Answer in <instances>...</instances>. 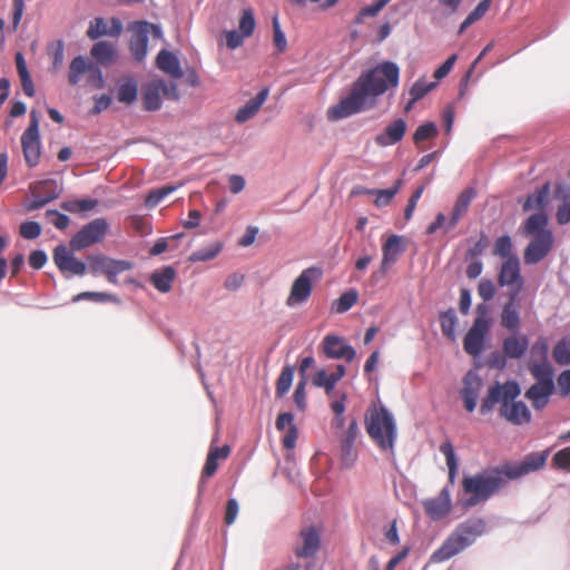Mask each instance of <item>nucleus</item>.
I'll return each mask as SVG.
<instances>
[{"mask_svg": "<svg viewBox=\"0 0 570 570\" xmlns=\"http://www.w3.org/2000/svg\"><path fill=\"white\" fill-rule=\"evenodd\" d=\"M400 82V68L393 61H383L375 67L363 71L354 81L350 95L337 105L331 107L327 117L340 120L373 108L376 98L390 89L397 88Z\"/></svg>", "mask_w": 570, "mask_h": 570, "instance_id": "nucleus-1", "label": "nucleus"}, {"mask_svg": "<svg viewBox=\"0 0 570 570\" xmlns=\"http://www.w3.org/2000/svg\"><path fill=\"white\" fill-rule=\"evenodd\" d=\"M521 394L515 381L504 383L495 382L489 387L487 396L482 400L480 412L485 415L491 412L497 403H500V416L513 425L528 424L531 421V412L522 401H515Z\"/></svg>", "mask_w": 570, "mask_h": 570, "instance_id": "nucleus-2", "label": "nucleus"}, {"mask_svg": "<svg viewBox=\"0 0 570 570\" xmlns=\"http://www.w3.org/2000/svg\"><path fill=\"white\" fill-rule=\"evenodd\" d=\"M508 483V478L501 464L466 475L462 479V492L466 497L460 501V505L468 510L484 503L498 494Z\"/></svg>", "mask_w": 570, "mask_h": 570, "instance_id": "nucleus-3", "label": "nucleus"}, {"mask_svg": "<svg viewBox=\"0 0 570 570\" xmlns=\"http://www.w3.org/2000/svg\"><path fill=\"white\" fill-rule=\"evenodd\" d=\"M522 234L532 237L523 253L525 264H537L551 252L554 237L548 228V216L544 212L530 215L522 225Z\"/></svg>", "mask_w": 570, "mask_h": 570, "instance_id": "nucleus-4", "label": "nucleus"}, {"mask_svg": "<svg viewBox=\"0 0 570 570\" xmlns=\"http://www.w3.org/2000/svg\"><path fill=\"white\" fill-rule=\"evenodd\" d=\"M485 529L481 518H472L460 523L430 557L431 563L444 562L471 546Z\"/></svg>", "mask_w": 570, "mask_h": 570, "instance_id": "nucleus-5", "label": "nucleus"}, {"mask_svg": "<svg viewBox=\"0 0 570 570\" xmlns=\"http://www.w3.org/2000/svg\"><path fill=\"white\" fill-rule=\"evenodd\" d=\"M485 529L481 518H472L460 523L430 557L431 563L444 562L471 546Z\"/></svg>", "mask_w": 570, "mask_h": 570, "instance_id": "nucleus-6", "label": "nucleus"}, {"mask_svg": "<svg viewBox=\"0 0 570 570\" xmlns=\"http://www.w3.org/2000/svg\"><path fill=\"white\" fill-rule=\"evenodd\" d=\"M485 529L481 518H472L460 523L430 557L431 563L444 562L471 546Z\"/></svg>", "mask_w": 570, "mask_h": 570, "instance_id": "nucleus-7", "label": "nucleus"}, {"mask_svg": "<svg viewBox=\"0 0 570 570\" xmlns=\"http://www.w3.org/2000/svg\"><path fill=\"white\" fill-rule=\"evenodd\" d=\"M365 424L368 435L380 449H393L395 440V424L392 415L384 406L368 411Z\"/></svg>", "mask_w": 570, "mask_h": 570, "instance_id": "nucleus-8", "label": "nucleus"}, {"mask_svg": "<svg viewBox=\"0 0 570 570\" xmlns=\"http://www.w3.org/2000/svg\"><path fill=\"white\" fill-rule=\"evenodd\" d=\"M475 314L473 324L463 340V348L471 356H479L484 350V342L490 331V306L484 303L478 304Z\"/></svg>", "mask_w": 570, "mask_h": 570, "instance_id": "nucleus-9", "label": "nucleus"}, {"mask_svg": "<svg viewBox=\"0 0 570 570\" xmlns=\"http://www.w3.org/2000/svg\"><path fill=\"white\" fill-rule=\"evenodd\" d=\"M130 30L132 31L129 43L130 52L134 59L140 62L147 55L148 35L151 32L154 38H160L161 29L157 24L147 21H138L130 27Z\"/></svg>", "mask_w": 570, "mask_h": 570, "instance_id": "nucleus-10", "label": "nucleus"}, {"mask_svg": "<svg viewBox=\"0 0 570 570\" xmlns=\"http://www.w3.org/2000/svg\"><path fill=\"white\" fill-rule=\"evenodd\" d=\"M109 225L105 218H96L85 225L70 240L73 250H80L100 243L107 235Z\"/></svg>", "mask_w": 570, "mask_h": 570, "instance_id": "nucleus-11", "label": "nucleus"}, {"mask_svg": "<svg viewBox=\"0 0 570 570\" xmlns=\"http://www.w3.org/2000/svg\"><path fill=\"white\" fill-rule=\"evenodd\" d=\"M21 145L28 166L35 167L38 165L41 155V144L39 137V117L35 110L30 112V124L21 136Z\"/></svg>", "mask_w": 570, "mask_h": 570, "instance_id": "nucleus-12", "label": "nucleus"}, {"mask_svg": "<svg viewBox=\"0 0 570 570\" xmlns=\"http://www.w3.org/2000/svg\"><path fill=\"white\" fill-rule=\"evenodd\" d=\"M549 451L530 453L520 463H501L508 481L520 479L529 473L541 470L547 462Z\"/></svg>", "mask_w": 570, "mask_h": 570, "instance_id": "nucleus-13", "label": "nucleus"}, {"mask_svg": "<svg viewBox=\"0 0 570 570\" xmlns=\"http://www.w3.org/2000/svg\"><path fill=\"white\" fill-rule=\"evenodd\" d=\"M321 530L315 525H307L301 529L293 552L297 558H313L321 549Z\"/></svg>", "mask_w": 570, "mask_h": 570, "instance_id": "nucleus-14", "label": "nucleus"}, {"mask_svg": "<svg viewBox=\"0 0 570 570\" xmlns=\"http://www.w3.org/2000/svg\"><path fill=\"white\" fill-rule=\"evenodd\" d=\"M87 261L91 274L104 273L112 284L117 283V276L120 273L131 268V264L126 261L112 259L104 255H90Z\"/></svg>", "mask_w": 570, "mask_h": 570, "instance_id": "nucleus-15", "label": "nucleus"}, {"mask_svg": "<svg viewBox=\"0 0 570 570\" xmlns=\"http://www.w3.org/2000/svg\"><path fill=\"white\" fill-rule=\"evenodd\" d=\"M315 269H304L299 276L294 281L289 295L286 299L288 307H295L305 303L312 294V278Z\"/></svg>", "mask_w": 570, "mask_h": 570, "instance_id": "nucleus-16", "label": "nucleus"}, {"mask_svg": "<svg viewBox=\"0 0 570 570\" xmlns=\"http://www.w3.org/2000/svg\"><path fill=\"white\" fill-rule=\"evenodd\" d=\"M53 262L62 274L81 276L87 271L86 264L76 258L72 252L65 245H59L55 248Z\"/></svg>", "mask_w": 570, "mask_h": 570, "instance_id": "nucleus-17", "label": "nucleus"}, {"mask_svg": "<svg viewBox=\"0 0 570 570\" xmlns=\"http://www.w3.org/2000/svg\"><path fill=\"white\" fill-rule=\"evenodd\" d=\"M322 351L324 355L331 360L352 362L356 356L355 348L346 344L343 337L336 335H326L323 338Z\"/></svg>", "mask_w": 570, "mask_h": 570, "instance_id": "nucleus-18", "label": "nucleus"}, {"mask_svg": "<svg viewBox=\"0 0 570 570\" xmlns=\"http://www.w3.org/2000/svg\"><path fill=\"white\" fill-rule=\"evenodd\" d=\"M462 383L461 397L464 409L469 413H472L476 407V402L483 387V381L476 372L469 371L464 375Z\"/></svg>", "mask_w": 570, "mask_h": 570, "instance_id": "nucleus-19", "label": "nucleus"}, {"mask_svg": "<svg viewBox=\"0 0 570 570\" xmlns=\"http://www.w3.org/2000/svg\"><path fill=\"white\" fill-rule=\"evenodd\" d=\"M498 282L500 286H512L511 291H518V294L522 289L523 281L520 269L519 257H508L502 263Z\"/></svg>", "mask_w": 570, "mask_h": 570, "instance_id": "nucleus-20", "label": "nucleus"}, {"mask_svg": "<svg viewBox=\"0 0 570 570\" xmlns=\"http://www.w3.org/2000/svg\"><path fill=\"white\" fill-rule=\"evenodd\" d=\"M425 513L433 520H441L451 511V495L449 488H443L436 498L423 502Z\"/></svg>", "mask_w": 570, "mask_h": 570, "instance_id": "nucleus-21", "label": "nucleus"}, {"mask_svg": "<svg viewBox=\"0 0 570 570\" xmlns=\"http://www.w3.org/2000/svg\"><path fill=\"white\" fill-rule=\"evenodd\" d=\"M407 129L406 121L402 118L391 121L382 132L377 134L374 138L379 147H387L400 142Z\"/></svg>", "mask_w": 570, "mask_h": 570, "instance_id": "nucleus-22", "label": "nucleus"}, {"mask_svg": "<svg viewBox=\"0 0 570 570\" xmlns=\"http://www.w3.org/2000/svg\"><path fill=\"white\" fill-rule=\"evenodd\" d=\"M518 291H511L509 301L503 305L501 313V325L509 331H518L521 324L520 314L518 309Z\"/></svg>", "mask_w": 570, "mask_h": 570, "instance_id": "nucleus-23", "label": "nucleus"}, {"mask_svg": "<svg viewBox=\"0 0 570 570\" xmlns=\"http://www.w3.org/2000/svg\"><path fill=\"white\" fill-rule=\"evenodd\" d=\"M111 28H108L107 22L102 18H95L90 21L87 30V37L96 40L104 36L118 37L122 31V24L119 19H111Z\"/></svg>", "mask_w": 570, "mask_h": 570, "instance_id": "nucleus-24", "label": "nucleus"}, {"mask_svg": "<svg viewBox=\"0 0 570 570\" xmlns=\"http://www.w3.org/2000/svg\"><path fill=\"white\" fill-rule=\"evenodd\" d=\"M529 348V338L525 334H513L502 343L503 354L512 360L521 358Z\"/></svg>", "mask_w": 570, "mask_h": 570, "instance_id": "nucleus-25", "label": "nucleus"}, {"mask_svg": "<svg viewBox=\"0 0 570 570\" xmlns=\"http://www.w3.org/2000/svg\"><path fill=\"white\" fill-rule=\"evenodd\" d=\"M474 196L475 190L473 188H465L460 193L453 206L452 214L446 226L448 229L454 228L459 224L462 216L468 212Z\"/></svg>", "mask_w": 570, "mask_h": 570, "instance_id": "nucleus-26", "label": "nucleus"}, {"mask_svg": "<svg viewBox=\"0 0 570 570\" xmlns=\"http://www.w3.org/2000/svg\"><path fill=\"white\" fill-rule=\"evenodd\" d=\"M268 89H262L254 98L249 99L242 108L238 109L235 116V121L244 124L252 119L261 109L263 104L268 97Z\"/></svg>", "mask_w": 570, "mask_h": 570, "instance_id": "nucleus-27", "label": "nucleus"}, {"mask_svg": "<svg viewBox=\"0 0 570 570\" xmlns=\"http://www.w3.org/2000/svg\"><path fill=\"white\" fill-rule=\"evenodd\" d=\"M553 383H535L525 392V397L532 402L535 410L543 409L548 402L550 395L553 393Z\"/></svg>", "mask_w": 570, "mask_h": 570, "instance_id": "nucleus-28", "label": "nucleus"}, {"mask_svg": "<svg viewBox=\"0 0 570 570\" xmlns=\"http://www.w3.org/2000/svg\"><path fill=\"white\" fill-rule=\"evenodd\" d=\"M402 237L397 235H392L387 238V240L382 246V264L381 267L383 271H386L390 265L394 264L397 261V257L401 253H403L404 247L401 244Z\"/></svg>", "mask_w": 570, "mask_h": 570, "instance_id": "nucleus-29", "label": "nucleus"}, {"mask_svg": "<svg viewBox=\"0 0 570 570\" xmlns=\"http://www.w3.org/2000/svg\"><path fill=\"white\" fill-rule=\"evenodd\" d=\"M157 67L175 79L183 77V70L180 68L179 60L170 51L163 49L156 59Z\"/></svg>", "mask_w": 570, "mask_h": 570, "instance_id": "nucleus-30", "label": "nucleus"}, {"mask_svg": "<svg viewBox=\"0 0 570 570\" xmlns=\"http://www.w3.org/2000/svg\"><path fill=\"white\" fill-rule=\"evenodd\" d=\"M138 97V83L132 77H126L117 82V100L127 106L132 105Z\"/></svg>", "mask_w": 570, "mask_h": 570, "instance_id": "nucleus-31", "label": "nucleus"}, {"mask_svg": "<svg viewBox=\"0 0 570 570\" xmlns=\"http://www.w3.org/2000/svg\"><path fill=\"white\" fill-rule=\"evenodd\" d=\"M176 272L171 266H166L161 271H156L150 276V282L160 293H168L175 279Z\"/></svg>", "mask_w": 570, "mask_h": 570, "instance_id": "nucleus-32", "label": "nucleus"}, {"mask_svg": "<svg viewBox=\"0 0 570 570\" xmlns=\"http://www.w3.org/2000/svg\"><path fill=\"white\" fill-rule=\"evenodd\" d=\"M440 452L444 455L446 461V466L449 470V483L454 484L458 475L459 460L452 442L449 440L444 441L440 445Z\"/></svg>", "mask_w": 570, "mask_h": 570, "instance_id": "nucleus-33", "label": "nucleus"}, {"mask_svg": "<svg viewBox=\"0 0 570 570\" xmlns=\"http://www.w3.org/2000/svg\"><path fill=\"white\" fill-rule=\"evenodd\" d=\"M142 106L147 111H156L161 107V92L156 80L145 87L142 91Z\"/></svg>", "mask_w": 570, "mask_h": 570, "instance_id": "nucleus-34", "label": "nucleus"}, {"mask_svg": "<svg viewBox=\"0 0 570 570\" xmlns=\"http://www.w3.org/2000/svg\"><path fill=\"white\" fill-rule=\"evenodd\" d=\"M91 63V61H87L82 56L73 58L69 66L68 82L71 86H76L82 76L88 73Z\"/></svg>", "mask_w": 570, "mask_h": 570, "instance_id": "nucleus-35", "label": "nucleus"}, {"mask_svg": "<svg viewBox=\"0 0 570 570\" xmlns=\"http://www.w3.org/2000/svg\"><path fill=\"white\" fill-rule=\"evenodd\" d=\"M51 185V181L45 180L39 181L33 186L32 193L35 195V199L30 203L29 209L41 208L52 199L57 198L58 194L55 190L50 191L47 196L41 197L42 191L47 190V188Z\"/></svg>", "mask_w": 570, "mask_h": 570, "instance_id": "nucleus-36", "label": "nucleus"}, {"mask_svg": "<svg viewBox=\"0 0 570 570\" xmlns=\"http://www.w3.org/2000/svg\"><path fill=\"white\" fill-rule=\"evenodd\" d=\"M91 56L101 65H108L116 58L114 46L106 41H99L91 48Z\"/></svg>", "mask_w": 570, "mask_h": 570, "instance_id": "nucleus-37", "label": "nucleus"}, {"mask_svg": "<svg viewBox=\"0 0 570 570\" xmlns=\"http://www.w3.org/2000/svg\"><path fill=\"white\" fill-rule=\"evenodd\" d=\"M529 371L538 383H553V370L549 362H529Z\"/></svg>", "mask_w": 570, "mask_h": 570, "instance_id": "nucleus-38", "label": "nucleus"}, {"mask_svg": "<svg viewBox=\"0 0 570 570\" xmlns=\"http://www.w3.org/2000/svg\"><path fill=\"white\" fill-rule=\"evenodd\" d=\"M549 184H544L540 189H538L535 193L529 195L523 204V210L529 212L533 209H542L548 195H549Z\"/></svg>", "mask_w": 570, "mask_h": 570, "instance_id": "nucleus-39", "label": "nucleus"}, {"mask_svg": "<svg viewBox=\"0 0 570 570\" xmlns=\"http://www.w3.org/2000/svg\"><path fill=\"white\" fill-rule=\"evenodd\" d=\"M401 185H402V181L396 180L395 185L391 188L371 189V190H367L366 193L375 196V200H374L375 206L384 207L392 202L394 196L399 193Z\"/></svg>", "mask_w": 570, "mask_h": 570, "instance_id": "nucleus-40", "label": "nucleus"}, {"mask_svg": "<svg viewBox=\"0 0 570 570\" xmlns=\"http://www.w3.org/2000/svg\"><path fill=\"white\" fill-rule=\"evenodd\" d=\"M553 360L559 365L570 364V335L562 337L553 347Z\"/></svg>", "mask_w": 570, "mask_h": 570, "instance_id": "nucleus-41", "label": "nucleus"}, {"mask_svg": "<svg viewBox=\"0 0 570 570\" xmlns=\"http://www.w3.org/2000/svg\"><path fill=\"white\" fill-rule=\"evenodd\" d=\"M222 249H223L222 242L212 243L208 246L194 252L189 256V261L190 262L210 261V259L215 258L220 253Z\"/></svg>", "mask_w": 570, "mask_h": 570, "instance_id": "nucleus-42", "label": "nucleus"}, {"mask_svg": "<svg viewBox=\"0 0 570 570\" xmlns=\"http://www.w3.org/2000/svg\"><path fill=\"white\" fill-rule=\"evenodd\" d=\"M458 318L455 316V313L452 308L442 312L440 315V324L442 333L445 337L450 340L455 338V326H456Z\"/></svg>", "mask_w": 570, "mask_h": 570, "instance_id": "nucleus-43", "label": "nucleus"}, {"mask_svg": "<svg viewBox=\"0 0 570 570\" xmlns=\"http://www.w3.org/2000/svg\"><path fill=\"white\" fill-rule=\"evenodd\" d=\"M294 367L292 365L285 366L276 382V395L284 396L291 389L294 377Z\"/></svg>", "mask_w": 570, "mask_h": 570, "instance_id": "nucleus-44", "label": "nucleus"}, {"mask_svg": "<svg viewBox=\"0 0 570 570\" xmlns=\"http://www.w3.org/2000/svg\"><path fill=\"white\" fill-rule=\"evenodd\" d=\"M549 353L548 340L543 336L537 338L530 350L529 362H547Z\"/></svg>", "mask_w": 570, "mask_h": 570, "instance_id": "nucleus-45", "label": "nucleus"}, {"mask_svg": "<svg viewBox=\"0 0 570 570\" xmlns=\"http://www.w3.org/2000/svg\"><path fill=\"white\" fill-rule=\"evenodd\" d=\"M256 27L253 9L247 8L242 11L238 24V31L245 37H250Z\"/></svg>", "mask_w": 570, "mask_h": 570, "instance_id": "nucleus-46", "label": "nucleus"}, {"mask_svg": "<svg viewBox=\"0 0 570 570\" xmlns=\"http://www.w3.org/2000/svg\"><path fill=\"white\" fill-rule=\"evenodd\" d=\"M438 135V127L434 122H426L417 127L413 135V141L420 145L423 141L430 140Z\"/></svg>", "mask_w": 570, "mask_h": 570, "instance_id": "nucleus-47", "label": "nucleus"}, {"mask_svg": "<svg viewBox=\"0 0 570 570\" xmlns=\"http://www.w3.org/2000/svg\"><path fill=\"white\" fill-rule=\"evenodd\" d=\"M176 190V186H173V185H168V186H163L158 189H155V190H151L146 199H145V204L147 207L149 208H154L156 207L166 196H168L169 194H171L173 191Z\"/></svg>", "mask_w": 570, "mask_h": 570, "instance_id": "nucleus-48", "label": "nucleus"}, {"mask_svg": "<svg viewBox=\"0 0 570 570\" xmlns=\"http://www.w3.org/2000/svg\"><path fill=\"white\" fill-rule=\"evenodd\" d=\"M358 295L355 291L343 293L335 302V311L337 313H345L352 308L357 302Z\"/></svg>", "mask_w": 570, "mask_h": 570, "instance_id": "nucleus-49", "label": "nucleus"}, {"mask_svg": "<svg viewBox=\"0 0 570 570\" xmlns=\"http://www.w3.org/2000/svg\"><path fill=\"white\" fill-rule=\"evenodd\" d=\"M512 243L511 238L508 235L499 237L494 243L493 254L500 256L502 258L508 259V257H518L517 255L511 254Z\"/></svg>", "mask_w": 570, "mask_h": 570, "instance_id": "nucleus-50", "label": "nucleus"}, {"mask_svg": "<svg viewBox=\"0 0 570 570\" xmlns=\"http://www.w3.org/2000/svg\"><path fill=\"white\" fill-rule=\"evenodd\" d=\"M551 464L556 469L570 472V446L557 451L552 456Z\"/></svg>", "mask_w": 570, "mask_h": 570, "instance_id": "nucleus-51", "label": "nucleus"}, {"mask_svg": "<svg viewBox=\"0 0 570 570\" xmlns=\"http://www.w3.org/2000/svg\"><path fill=\"white\" fill-rule=\"evenodd\" d=\"M313 384L318 387H324L326 394H330L336 385L335 379L326 371L320 370L313 376Z\"/></svg>", "mask_w": 570, "mask_h": 570, "instance_id": "nucleus-52", "label": "nucleus"}, {"mask_svg": "<svg viewBox=\"0 0 570 570\" xmlns=\"http://www.w3.org/2000/svg\"><path fill=\"white\" fill-rule=\"evenodd\" d=\"M436 82H426L425 80H417L413 83L410 89V96L414 97V100L422 99L425 95H428L432 89H434Z\"/></svg>", "mask_w": 570, "mask_h": 570, "instance_id": "nucleus-53", "label": "nucleus"}, {"mask_svg": "<svg viewBox=\"0 0 570 570\" xmlns=\"http://www.w3.org/2000/svg\"><path fill=\"white\" fill-rule=\"evenodd\" d=\"M272 22H273L274 45L277 48L278 52H284L287 49V41H286L285 33L281 29L278 17L275 16L273 18Z\"/></svg>", "mask_w": 570, "mask_h": 570, "instance_id": "nucleus-54", "label": "nucleus"}, {"mask_svg": "<svg viewBox=\"0 0 570 570\" xmlns=\"http://www.w3.org/2000/svg\"><path fill=\"white\" fill-rule=\"evenodd\" d=\"M47 220L52 224L56 228L63 230L69 226L70 219L67 215L61 214L57 210H47Z\"/></svg>", "mask_w": 570, "mask_h": 570, "instance_id": "nucleus-55", "label": "nucleus"}, {"mask_svg": "<svg viewBox=\"0 0 570 570\" xmlns=\"http://www.w3.org/2000/svg\"><path fill=\"white\" fill-rule=\"evenodd\" d=\"M87 81L90 83L94 88L101 89L105 86V79L102 76L101 69L95 65L91 63L87 73Z\"/></svg>", "mask_w": 570, "mask_h": 570, "instance_id": "nucleus-56", "label": "nucleus"}, {"mask_svg": "<svg viewBox=\"0 0 570 570\" xmlns=\"http://www.w3.org/2000/svg\"><path fill=\"white\" fill-rule=\"evenodd\" d=\"M358 433V426L355 419H352L350 421L348 428L344 433V436L342 438V446L344 450H350V448L353 445V443L356 440Z\"/></svg>", "mask_w": 570, "mask_h": 570, "instance_id": "nucleus-57", "label": "nucleus"}, {"mask_svg": "<svg viewBox=\"0 0 570 570\" xmlns=\"http://www.w3.org/2000/svg\"><path fill=\"white\" fill-rule=\"evenodd\" d=\"M41 234V226L37 222H24L20 225V235L26 239H35Z\"/></svg>", "mask_w": 570, "mask_h": 570, "instance_id": "nucleus-58", "label": "nucleus"}, {"mask_svg": "<svg viewBox=\"0 0 570 570\" xmlns=\"http://www.w3.org/2000/svg\"><path fill=\"white\" fill-rule=\"evenodd\" d=\"M161 95L171 100L179 99L178 86L175 82L167 83L165 80H156Z\"/></svg>", "mask_w": 570, "mask_h": 570, "instance_id": "nucleus-59", "label": "nucleus"}, {"mask_svg": "<svg viewBox=\"0 0 570 570\" xmlns=\"http://www.w3.org/2000/svg\"><path fill=\"white\" fill-rule=\"evenodd\" d=\"M478 293L483 301H490L495 294V287L492 281L481 279L478 285Z\"/></svg>", "mask_w": 570, "mask_h": 570, "instance_id": "nucleus-60", "label": "nucleus"}, {"mask_svg": "<svg viewBox=\"0 0 570 570\" xmlns=\"http://www.w3.org/2000/svg\"><path fill=\"white\" fill-rule=\"evenodd\" d=\"M458 56L452 55L450 56L435 71H434V78L439 81L446 77L449 72L452 70Z\"/></svg>", "mask_w": 570, "mask_h": 570, "instance_id": "nucleus-61", "label": "nucleus"}, {"mask_svg": "<svg viewBox=\"0 0 570 570\" xmlns=\"http://www.w3.org/2000/svg\"><path fill=\"white\" fill-rule=\"evenodd\" d=\"M305 384L306 381L303 379L298 382L294 392V402L301 411H304L306 406Z\"/></svg>", "mask_w": 570, "mask_h": 570, "instance_id": "nucleus-62", "label": "nucleus"}, {"mask_svg": "<svg viewBox=\"0 0 570 570\" xmlns=\"http://www.w3.org/2000/svg\"><path fill=\"white\" fill-rule=\"evenodd\" d=\"M225 37H226V46L232 50L240 47L245 39V37L239 31H236V30L226 31Z\"/></svg>", "mask_w": 570, "mask_h": 570, "instance_id": "nucleus-63", "label": "nucleus"}, {"mask_svg": "<svg viewBox=\"0 0 570 570\" xmlns=\"http://www.w3.org/2000/svg\"><path fill=\"white\" fill-rule=\"evenodd\" d=\"M557 220L560 225H564L570 222V198L558 207Z\"/></svg>", "mask_w": 570, "mask_h": 570, "instance_id": "nucleus-64", "label": "nucleus"}]
</instances>
